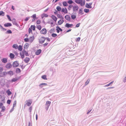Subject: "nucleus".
<instances>
[{"label": "nucleus", "instance_id": "f8f14e48", "mask_svg": "<svg viewBox=\"0 0 126 126\" xmlns=\"http://www.w3.org/2000/svg\"><path fill=\"white\" fill-rule=\"evenodd\" d=\"M65 27L68 28L72 27L73 26V24H70L68 23H66V24L65 25Z\"/></svg>", "mask_w": 126, "mask_h": 126}, {"label": "nucleus", "instance_id": "0e129e2a", "mask_svg": "<svg viewBox=\"0 0 126 126\" xmlns=\"http://www.w3.org/2000/svg\"><path fill=\"white\" fill-rule=\"evenodd\" d=\"M11 100H8L7 101V103L8 104H10L11 103Z\"/></svg>", "mask_w": 126, "mask_h": 126}, {"label": "nucleus", "instance_id": "ea45409f", "mask_svg": "<svg viewBox=\"0 0 126 126\" xmlns=\"http://www.w3.org/2000/svg\"><path fill=\"white\" fill-rule=\"evenodd\" d=\"M13 23L14 24L16 25L17 23L15 19H13L12 20Z\"/></svg>", "mask_w": 126, "mask_h": 126}, {"label": "nucleus", "instance_id": "20e7f679", "mask_svg": "<svg viewBox=\"0 0 126 126\" xmlns=\"http://www.w3.org/2000/svg\"><path fill=\"white\" fill-rule=\"evenodd\" d=\"M46 40V38L45 37H42L40 38L39 39V43H40L42 44Z\"/></svg>", "mask_w": 126, "mask_h": 126}, {"label": "nucleus", "instance_id": "58836bf2", "mask_svg": "<svg viewBox=\"0 0 126 126\" xmlns=\"http://www.w3.org/2000/svg\"><path fill=\"white\" fill-rule=\"evenodd\" d=\"M90 80L89 79H87V80L86 81L85 83V85H87L90 82Z\"/></svg>", "mask_w": 126, "mask_h": 126}, {"label": "nucleus", "instance_id": "8fccbe9b", "mask_svg": "<svg viewBox=\"0 0 126 126\" xmlns=\"http://www.w3.org/2000/svg\"><path fill=\"white\" fill-rule=\"evenodd\" d=\"M113 82V81H112L109 84L105 85V87H108Z\"/></svg>", "mask_w": 126, "mask_h": 126}, {"label": "nucleus", "instance_id": "393cba45", "mask_svg": "<svg viewBox=\"0 0 126 126\" xmlns=\"http://www.w3.org/2000/svg\"><path fill=\"white\" fill-rule=\"evenodd\" d=\"M29 45L28 43H26L25 44L24 46V48L27 49L29 47Z\"/></svg>", "mask_w": 126, "mask_h": 126}, {"label": "nucleus", "instance_id": "bb28decb", "mask_svg": "<svg viewBox=\"0 0 126 126\" xmlns=\"http://www.w3.org/2000/svg\"><path fill=\"white\" fill-rule=\"evenodd\" d=\"M30 28L33 31H34L35 30V26L34 25H32Z\"/></svg>", "mask_w": 126, "mask_h": 126}, {"label": "nucleus", "instance_id": "6e6552de", "mask_svg": "<svg viewBox=\"0 0 126 126\" xmlns=\"http://www.w3.org/2000/svg\"><path fill=\"white\" fill-rule=\"evenodd\" d=\"M62 12L64 13V14H67L68 13V11L66 8H63L62 9Z\"/></svg>", "mask_w": 126, "mask_h": 126}, {"label": "nucleus", "instance_id": "72a5a7b5", "mask_svg": "<svg viewBox=\"0 0 126 126\" xmlns=\"http://www.w3.org/2000/svg\"><path fill=\"white\" fill-rule=\"evenodd\" d=\"M13 47L16 49H17L18 48V46L16 44H14L13 46Z\"/></svg>", "mask_w": 126, "mask_h": 126}, {"label": "nucleus", "instance_id": "774afa93", "mask_svg": "<svg viewBox=\"0 0 126 126\" xmlns=\"http://www.w3.org/2000/svg\"><path fill=\"white\" fill-rule=\"evenodd\" d=\"M3 105V104L2 103L0 102V109L1 107Z\"/></svg>", "mask_w": 126, "mask_h": 126}, {"label": "nucleus", "instance_id": "f03ea898", "mask_svg": "<svg viewBox=\"0 0 126 126\" xmlns=\"http://www.w3.org/2000/svg\"><path fill=\"white\" fill-rule=\"evenodd\" d=\"M75 1L76 3L80 4L81 6L84 5L85 3L84 1H82V0H75Z\"/></svg>", "mask_w": 126, "mask_h": 126}, {"label": "nucleus", "instance_id": "473e14b6", "mask_svg": "<svg viewBox=\"0 0 126 126\" xmlns=\"http://www.w3.org/2000/svg\"><path fill=\"white\" fill-rule=\"evenodd\" d=\"M57 16L58 18H60L62 19H63V17L61 15L59 14H58L57 15Z\"/></svg>", "mask_w": 126, "mask_h": 126}, {"label": "nucleus", "instance_id": "1a4fd4ad", "mask_svg": "<svg viewBox=\"0 0 126 126\" xmlns=\"http://www.w3.org/2000/svg\"><path fill=\"white\" fill-rule=\"evenodd\" d=\"M19 63L17 61L14 62L13 63V66L14 67H16L18 66L19 65Z\"/></svg>", "mask_w": 126, "mask_h": 126}, {"label": "nucleus", "instance_id": "0eeeda50", "mask_svg": "<svg viewBox=\"0 0 126 126\" xmlns=\"http://www.w3.org/2000/svg\"><path fill=\"white\" fill-rule=\"evenodd\" d=\"M64 17L65 19L67 20L70 21H71V18L70 16L69 15H66Z\"/></svg>", "mask_w": 126, "mask_h": 126}, {"label": "nucleus", "instance_id": "e2e57ef3", "mask_svg": "<svg viewBox=\"0 0 126 126\" xmlns=\"http://www.w3.org/2000/svg\"><path fill=\"white\" fill-rule=\"evenodd\" d=\"M48 44V43H45L43 45V46L44 47H45Z\"/></svg>", "mask_w": 126, "mask_h": 126}, {"label": "nucleus", "instance_id": "69168bd1", "mask_svg": "<svg viewBox=\"0 0 126 126\" xmlns=\"http://www.w3.org/2000/svg\"><path fill=\"white\" fill-rule=\"evenodd\" d=\"M14 53L16 56H17L18 55V54L17 52L15 51L14 52Z\"/></svg>", "mask_w": 126, "mask_h": 126}, {"label": "nucleus", "instance_id": "de8ad7c7", "mask_svg": "<svg viewBox=\"0 0 126 126\" xmlns=\"http://www.w3.org/2000/svg\"><path fill=\"white\" fill-rule=\"evenodd\" d=\"M42 85H47V84L46 83H42L41 84H40V85H39V86L40 87H41V86Z\"/></svg>", "mask_w": 126, "mask_h": 126}, {"label": "nucleus", "instance_id": "a878e982", "mask_svg": "<svg viewBox=\"0 0 126 126\" xmlns=\"http://www.w3.org/2000/svg\"><path fill=\"white\" fill-rule=\"evenodd\" d=\"M85 7L88 8H92V7L91 6H90L88 4V3H86L85 5Z\"/></svg>", "mask_w": 126, "mask_h": 126}, {"label": "nucleus", "instance_id": "6e6d98bb", "mask_svg": "<svg viewBox=\"0 0 126 126\" xmlns=\"http://www.w3.org/2000/svg\"><path fill=\"white\" fill-rule=\"evenodd\" d=\"M73 7V6L72 5H69L68 8V10H70Z\"/></svg>", "mask_w": 126, "mask_h": 126}, {"label": "nucleus", "instance_id": "5fc2aeb1", "mask_svg": "<svg viewBox=\"0 0 126 126\" xmlns=\"http://www.w3.org/2000/svg\"><path fill=\"white\" fill-rule=\"evenodd\" d=\"M7 16L10 21H12V20L11 19L10 17L8 15H7Z\"/></svg>", "mask_w": 126, "mask_h": 126}, {"label": "nucleus", "instance_id": "f3484780", "mask_svg": "<svg viewBox=\"0 0 126 126\" xmlns=\"http://www.w3.org/2000/svg\"><path fill=\"white\" fill-rule=\"evenodd\" d=\"M12 67V65L10 63H8L6 65V67L7 68H10Z\"/></svg>", "mask_w": 126, "mask_h": 126}, {"label": "nucleus", "instance_id": "4be33fe9", "mask_svg": "<svg viewBox=\"0 0 126 126\" xmlns=\"http://www.w3.org/2000/svg\"><path fill=\"white\" fill-rule=\"evenodd\" d=\"M20 54L21 56V57L22 59H23L25 57V53L22 52H20Z\"/></svg>", "mask_w": 126, "mask_h": 126}, {"label": "nucleus", "instance_id": "b1692460", "mask_svg": "<svg viewBox=\"0 0 126 126\" xmlns=\"http://www.w3.org/2000/svg\"><path fill=\"white\" fill-rule=\"evenodd\" d=\"M19 78H13L11 80L12 82H15L18 80Z\"/></svg>", "mask_w": 126, "mask_h": 126}, {"label": "nucleus", "instance_id": "6ab92c4d", "mask_svg": "<svg viewBox=\"0 0 126 126\" xmlns=\"http://www.w3.org/2000/svg\"><path fill=\"white\" fill-rule=\"evenodd\" d=\"M64 22L63 20L61 19L58 22V24L59 25L62 24Z\"/></svg>", "mask_w": 126, "mask_h": 126}, {"label": "nucleus", "instance_id": "09e8293b", "mask_svg": "<svg viewBox=\"0 0 126 126\" xmlns=\"http://www.w3.org/2000/svg\"><path fill=\"white\" fill-rule=\"evenodd\" d=\"M67 2L69 4H71L73 3V2L72 1V0H68Z\"/></svg>", "mask_w": 126, "mask_h": 126}, {"label": "nucleus", "instance_id": "e433bc0d", "mask_svg": "<svg viewBox=\"0 0 126 126\" xmlns=\"http://www.w3.org/2000/svg\"><path fill=\"white\" fill-rule=\"evenodd\" d=\"M18 48L19 51H21L22 50V47L21 45L19 46Z\"/></svg>", "mask_w": 126, "mask_h": 126}, {"label": "nucleus", "instance_id": "a211bd4d", "mask_svg": "<svg viewBox=\"0 0 126 126\" xmlns=\"http://www.w3.org/2000/svg\"><path fill=\"white\" fill-rule=\"evenodd\" d=\"M6 73H7V74L11 76L12 75H13V72L11 71H10L7 72H6Z\"/></svg>", "mask_w": 126, "mask_h": 126}, {"label": "nucleus", "instance_id": "2eb2a0df", "mask_svg": "<svg viewBox=\"0 0 126 126\" xmlns=\"http://www.w3.org/2000/svg\"><path fill=\"white\" fill-rule=\"evenodd\" d=\"M71 18L73 20H75L76 18V16L75 14H73L71 16Z\"/></svg>", "mask_w": 126, "mask_h": 126}, {"label": "nucleus", "instance_id": "bf43d9fd", "mask_svg": "<svg viewBox=\"0 0 126 126\" xmlns=\"http://www.w3.org/2000/svg\"><path fill=\"white\" fill-rule=\"evenodd\" d=\"M80 40V37H78L76 38V42H79V41Z\"/></svg>", "mask_w": 126, "mask_h": 126}, {"label": "nucleus", "instance_id": "9b49d317", "mask_svg": "<svg viewBox=\"0 0 126 126\" xmlns=\"http://www.w3.org/2000/svg\"><path fill=\"white\" fill-rule=\"evenodd\" d=\"M27 102L26 104L28 106H30L31 105L32 103V101L31 99H29L28 100H27Z\"/></svg>", "mask_w": 126, "mask_h": 126}, {"label": "nucleus", "instance_id": "412c9836", "mask_svg": "<svg viewBox=\"0 0 126 126\" xmlns=\"http://www.w3.org/2000/svg\"><path fill=\"white\" fill-rule=\"evenodd\" d=\"M12 26V24L10 23H6L4 24V26L6 27H8L9 26Z\"/></svg>", "mask_w": 126, "mask_h": 126}, {"label": "nucleus", "instance_id": "423d86ee", "mask_svg": "<svg viewBox=\"0 0 126 126\" xmlns=\"http://www.w3.org/2000/svg\"><path fill=\"white\" fill-rule=\"evenodd\" d=\"M78 9L79 7L77 5H74L72 9L74 11H78Z\"/></svg>", "mask_w": 126, "mask_h": 126}, {"label": "nucleus", "instance_id": "680f3d73", "mask_svg": "<svg viewBox=\"0 0 126 126\" xmlns=\"http://www.w3.org/2000/svg\"><path fill=\"white\" fill-rule=\"evenodd\" d=\"M57 28H58V29H59V31H61V32H62V31H63V30H62V29L61 28H60L58 26H57Z\"/></svg>", "mask_w": 126, "mask_h": 126}, {"label": "nucleus", "instance_id": "a19ab883", "mask_svg": "<svg viewBox=\"0 0 126 126\" xmlns=\"http://www.w3.org/2000/svg\"><path fill=\"white\" fill-rule=\"evenodd\" d=\"M41 23V21L40 20H38L36 22V24H37L39 25Z\"/></svg>", "mask_w": 126, "mask_h": 126}, {"label": "nucleus", "instance_id": "c03bdc74", "mask_svg": "<svg viewBox=\"0 0 126 126\" xmlns=\"http://www.w3.org/2000/svg\"><path fill=\"white\" fill-rule=\"evenodd\" d=\"M31 17L33 18V19H34V18L35 19V18L36 17V15L35 14H33L32 16Z\"/></svg>", "mask_w": 126, "mask_h": 126}, {"label": "nucleus", "instance_id": "c756f323", "mask_svg": "<svg viewBox=\"0 0 126 126\" xmlns=\"http://www.w3.org/2000/svg\"><path fill=\"white\" fill-rule=\"evenodd\" d=\"M56 9L58 11H60L62 9L61 7L59 6H57L56 7Z\"/></svg>", "mask_w": 126, "mask_h": 126}, {"label": "nucleus", "instance_id": "49530a36", "mask_svg": "<svg viewBox=\"0 0 126 126\" xmlns=\"http://www.w3.org/2000/svg\"><path fill=\"white\" fill-rule=\"evenodd\" d=\"M84 11L86 13H88L89 11V10L88 9H84Z\"/></svg>", "mask_w": 126, "mask_h": 126}, {"label": "nucleus", "instance_id": "7c9ffc66", "mask_svg": "<svg viewBox=\"0 0 126 126\" xmlns=\"http://www.w3.org/2000/svg\"><path fill=\"white\" fill-rule=\"evenodd\" d=\"M41 78L42 79H45V80H47V76L46 75H43L42 77Z\"/></svg>", "mask_w": 126, "mask_h": 126}, {"label": "nucleus", "instance_id": "c9c22d12", "mask_svg": "<svg viewBox=\"0 0 126 126\" xmlns=\"http://www.w3.org/2000/svg\"><path fill=\"white\" fill-rule=\"evenodd\" d=\"M1 111L4 112L5 110V108L4 106H2L1 107Z\"/></svg>", "mask_w": 126, "mask_h": 126}, {"label": "nucleus", "instance_id": "c85d7f7f", "mask_svg": "<svg viewBox=\"0 0 126 126\" xmlns=\"http://www.w3.org/2000/svg\"><path fill=\"white\" fill-rule=\"evenodd\" d=\"M63 4L64 6H66L68 5V4L66 1H63Z\"/></svg>", "mask_w": 126, "mask_h": 126}, {"label": "nucleus", "instance_id": "2f4dec72", "mask_svg": "<svg viewBox=\"0 0 126 126\" xmlns=\"http://www.w3.org/2000/svg\"><path fill=\"white\" fill-rule=\"evenodd\" d=\"M6 93L8 95H9L12 94L11 92L10 91V90L9 89L8 90L6 91Z\"/></svg>", "mask_w": 126, "mask_h": 126}, {"label": "nucleus", "instance_id": "5701e85b", "mask_svg": "<svg viewBox=\"0 0 126 126\" xmlns=\"http://www.w3.org/2000/svg\"><path fill=\"white\" fill-rule=\"evenodd\" d=\"M9 56L11 59H13L14 58L15 56L13 54L10 53V54Z\"/></svg>", "mask_w": 126, "mask_h": 126}, {"label": "nucleus", "instance_id": "4c0bfd02", "mask_svg": "<svg viewBox=\"0 0 126 126\" xmlns=\"http://www.w3.org/2000/svg\"><path fill=\"white\" fill-rule=\"evenodd\" d=\"M16 72L17 73H20L21 72L20 69L19 68H17L16 69Z\"/></svg>", "mask_w": 126, "mask_h": 126}, {"label": "nucleus", "instance_id": "ddd939ff", "mask_svg": "<svg viewBox=\"0 0 126 126\" xmlns=\"http://www.w3.org/2000/svg\"><path fill=\"white\" fill-rule=\"evenodd\" d=\"M42 50L41 49H39L37 50L35 52V54L37 55H39L41 52Z\"/></svg>", "mask_w": 126, "mask_h": 126}, {"label": "nucleus", "instance_id": "a18cd8bd", "mask_svg": "<svg viewBox=\"0 0 126 126\" xmlns=\"http://www.w3.org/2000/svg\"><path fill=\"white\" fill-rule=\"evenodd\" d=\"M0 27L1 29L3 31H5L6 30V29L3 28L0 25Z\"/></svg>", "mask_w": 126, "mask_h": 126}, {"label": "nucleus", "instance_id": "dca6fc26", "mask_svg": "<svg viewBox=\"0 0 126 126\" xmlns=\"http://www.w3.org/2000/svg\"><path fill=\"white\" fill-rule=\"evenodd\" d=\"M30 60V59L28 57H26L24 60V62L26 63H28L29 62Z\"/></svg>", "mask_w": 126, "mask_h": 126}, {"label": "nucleus", "instance_id": "4468645a", "mask_svg": "<svg viewBox=\"0 0 126 126\" xmlns=\"http://www.w3.org/2000/svg\"><path fill=\"white\" fill-rule=\"evenodd\" d=\"M51 17L55 22L56 21L57 18L55 16L53 15H52Z\"/></svg>", "mask_w": 126, "mask_h": 126}, {"label": "nucleus", "instance_id": "f257e3e1", "mask_svg": "<svg viewBox=\"0 0 126 126\" xmlns=\"http://www.w3.org/2000/svg\"><path fill=\"white\" fill-rule=\"evenodd\" d=\"M3 68L2 67H0V77H3L7 74L6 72H3Z\"/></svg>", "mask_w": 126, "mask_h": 126}, {"label": "nucleus", "instance_id": "9d476101", "mask_svg": "<svg viewBox=\"0 0 126 126\" xmlns=\"http://www.w3.org/2000/svg\"><path fill=\"white\" fill-rule=\"evenodd\" d=\"M34 39V37L33 36H31L29 38V42L30 43H32Z\"/></svg>", "mask_w": 126, "mask_h": 126}, {"label": "nucleus", "instance_id": "603ef678", "mask_svg": "<svg viewBox=\"0 0 126 126\" xmlns=\"http://www.w3.org/2000/svg\"><path fill=\"white\" fill-rule=\"evenodd\" d=\"M24 41L26 42H29V39L28 38H25L24 39Z\"/></svg>", "mask_w": 126, "mask_h": 126}, {"label": "nucleus", "instance_id": "37998d69", "mask_svg": "<svg viewBox=\"0 0 126 126\" xmlns=\"http://www.w3.org/2000/svg\"><path fill=\"white\" fill-rule=\"evenodd\" d=\"M16 101H15L13 103V108H14L15 107H16Z\"/></svg>", "mask_w": 126, "mask_h": 126}, {"label": "nucleus", "instance_id": "052dcab7", "mask_svg": "<svg viewBox=\"0 0 126 126\" xmlns=\"http://www.w3.org/2000/svg\"><path fill=\"white\" fill-rule=\"evenodd\" d=\"M80 23H79L76 24V27H79L80 26Z\"/></svg>", "mask_w": 126, "mask_h": 126}, {"label": "nucleus", "instance_id": "4d7b16f0", "mask_svg": "<svg viewBox=\"0 0 126 126\" xmlns=\"http://www.w3.org/2000/svg\"><path fill=\"white\" fill-rule=\"evenodd\" d=\"M28 32L29 33H32V30L30 28H29L28 30Z\"/></svg>", "mask_w": 126, "mask_h": 126}, {"label": "nucleus", "instance_id": "7ed1b4c3", "mask_svg": "<svg viewBox=\"0 0 126 126\" xmlns=\"http://www.w3.org/2000/svg\"><path fill=\"white\" fill-rule=\"evenodd\" d=\"M47 32V31L45 28H43L40 31V33L41 34L45 35L46 34Z\"/></svg>", "mask_w": 126, "mask_h": 126}, {"label": "nucleus", "instance_id": "3c124183", "mask_svg": "<svg viewBox=\"0 0 126 126\" xmlns=\"http://www.w3.org/2000/svg\"><path fill=\"white\" fill-rule=\"evenodd\" d=\"M4 13L2 11H0V16L3 15L2 16H4Z\"/></svg>", "mask_w": 126, "mask_h": 126}, {"label": "nucleus", "instance_id": "aec40b11", "mask_svg": "<svg viewBox=\"0 0 126 126\" xmlns=\"http://www.w3.org/2000/svg\"><path fill=\"white\" fill-rule=\"evenodd\" d=\"M48 16V15L47 14H43L42 15L41 17L42 18H43L44 17H47Z\"/></svg>", "mask_w": 126, "mask_h": 126}, {"label": "nucleus", "instance_id": "f704fd0d", "mask_svg": "<svg viewBox=\"0 0 126 126\" xmlns=\"http://www.w3.org/2000/svg\"><path fill=\"white\" fill-rule=\"evenodd\" d=\"M36 28L39 30H40L41 29V26L40 25H38L36 26Z\"/></svg>", "mask_w": 126, "mask_h": 126}, {"label": "nucleus", "instance_id": "39448f33", "mask_svg": "<svg viewBox=\"0 0 126 126\" xmlns=\"http://www.w3.org/2000/svg\"><path fill=\"white\" fill-rule=\"evenodd\" d=\"M51 102L49 101H47L46 102L45 105L47 108V110L49 108V106H50L51 104Z\"/></svg>", "mask_w": 126, "mask_h": 126}, {"label": "nucleus", "instance_id": "cd10ccee", "mask_svg": "<svg viewBox=\"0 0 126 126\" xmlns=\"http://www.w3.org/2000/svg\"><path fill=\"white\" fill-rule=\"evenodd\" d=\"M2 61L3 63H6L7 62V60L6 58H3L2 60Z\"/></svg>", "mask_w": 126, "mask_h": 126}, {"label": "nucleus", "instance_id": "79ce46f5", "mask_svg": "<svg viewBox=\"0 0 126 126\" xmlns=\"http://www.w3.org/2000/svg\"><path fill=\"white\" fill-rule=\"evenodd\" d=\"M57 35L55 33H53L51 34V36L54 37H55L57 36Z\"/></svg>", "mask_w": 126, "mask_h": 126}, {"label": "nucleus", "instance_id": "338daca9", "mask_svg": "<svg viewBox=\"0 0 126 126\" xmlns=\"http://www.w3.org/2000/svg\"><path fill=\"white\" fill-rule=\"evenodd\" d=\"M30 18V17H26L25 19V21H28L29 20V19Z\"/></svg>", "mask_w": 126, "mask_h": 126}, {"label": "nucleus", "instance_id": "864d4df0", "mask_svg": "<svg viewBox=\"0 0 126 126\" xmlns=\"http://www.w3.org/2000/svg\"><path fill=\"white\" fill-rule=\"evenodd\" d=\"M83 11L81 9H80L79 10V13L81 15H82L83 14V13H82Z\"/></svg>", "mask_w": 126, "mask_h": 126}, {"label": "nucleus", "instance_id": "13d9d810", "mask_svg": "<svg viewBox=\"0 0 126 126\" xmlns=\"http://www.w3.org/2000/svg\"><path fill=\"white\" fill-rule=\"evenodd\" d=\"M7 33H12V32L10 30L7 31Z\"/></svg>", "mask_w": 126, "mask_h": 126}]
</instances>
